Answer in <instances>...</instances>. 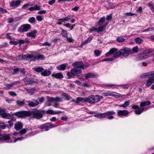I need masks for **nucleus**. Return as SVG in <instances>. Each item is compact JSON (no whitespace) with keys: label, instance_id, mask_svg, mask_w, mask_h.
<instances>
[{"label":"nucleus","instance_id":"1","mask_svg":"<svg viewBox=\"0 0 154 154\" xmlns=\"http://www.w3.org/2000/svg\"><path fill=\"white\" fill-rule=\"evenodd\" d=\"M132 51L128 48L124 47L121 49L113 55V57L117 58L119 57H126L128 56L130 54H132Z\"/></svg>","mask_w":154,"mask_h":154},{"label":"nucleus","instance_id":"2","mask_svg":"<svg viewBox=\"0 0 154 154\" xmlns=\"http://www.w3.org/2000/svg\"><path fill=\"white\" fill-rule=\"evenodd\" d=\"M45 110L41 109H35L33 110L30 112L31 116L35 119H39L43 117V115L45 114Z\"/></svg>","mask_w":154,"mask_h":154},{"label":"nucleus","instance_id":"3","mask_svg":"<svg viewBox=\"0 0 154 154\" xmlns=\"http://www.w3.org/2000/svg\"><path fill=\"white\" fill-rule=\"evenodd\" d=\"M82 72V70L78 68L77 67L76 68L72 69L71 70L70 72H68L66 73L67 79L74 78L76 75L79 76V74H81Z\"/></svg>","mask_w":154,"mask_h":154},{"label":"nucleus","instance_id":"4","mask_svg":"<svg viewBox=\"0 0 154 154\" xmlns=\"http://www.w3.org/2000/svg\"><path fill=\"white\" fill-rule=\"evenodd\" d=\"M13 115H15L19 118L22 119L31 116L30 112L26 111H22L14 112Z\"/></svg>","mask_w":154,"mask_h":154},{"label":"nucleus","instance_id":"5","mask_svg":"<svg viewBox=\"0 0 154 154\" xmlns=\"http://www.w3.org/2000/svg\"><path fill=\"white\" fill-rule=\"evenodd\" d=\"M11 135L9 134L0 133V142L9 143L11 140Z\"/></svg>","mask_w":154,"mask_h":154},{"label":"nucleus","instance_id":"6","mask_svg":"<svg viewBox=\"0 0 154 154\" xmlns=\"http://www.w3.org/2000/svg\"><path fill=\"white\" fill-rule=\"evenodd\" d=\"M116 112L113 110H110L107 111L104 113H99L94 115L95 117H97L100 119L106 118L107 116L109 115L115 114Z\"/></svg>","mask_w":154,"mask_h":154},{"label":"nucleus","instance_id":"7","mask_svg":"<svg viewBox=\"0 0 154 154\" xmlns=\"http://www.w3.org/2000/svg\"><path fill=\"white\" fill-rule=\"evenodd\" d=\"M31 29V25L29 24L22 25L17 29V31L20 33L27 32L29 29Z\"/></svg>","mask_w":154,"mask_h":154},{"label":"nucleus","instance_id":"8","mask_svg":"<svg viewBox=\"0 0 154 154\" xmlns=\"http://www.w3.org/2000/svg\"><path fill=\"white\" fill-rule=\"evenodd\" d=\"M97 96L91 95L86 98L87 100L86 102L91 103H94L98 102L99 98Z\"/></svg>","mask_w":154,"mask_h":154},{"label":"nucleus","instance_id":"9","mask_svg":"<svg viewBox=\"0 0 154 154\" xmlns=\"http://www.w3.org/2000/svg\"><path fill=\"white\" fill-rule=\"evenodd\" d=\"M56 126V125H54L51 123H47L41 125L39 128L41 129L45 128V131H47L49 130L48 128H52Z\"/></svg>","mask_w":154,"mask_h":154},{"label":"nucleus","instance_id":"10","mask_svg":"<svg viewBox=\"0 0 154 154\" xmlns=\"http://www.w3.org/2000/svg\"><path fill=\"white\" fill-rule=\"evenodd\" d=\"M82 76L83 77H84L85 79L87 80L90 78H96L97 77L98 75L97 73L89 72L82 74Z\"/></svg>","mask_w":154,"mask_h":154},{"label":"nucleus","instance_id":"11","mask_svg":"<svg viewBox=\"0 0 154 154\" xmlns=\"http://www.w3.org/2000/svg\"><path fill=\"white\" fill-rule=\"evenodd\" d=\"M130 113L128 110H119L117 111V115L119 117L126 116Z\"/></svg>","mask_w":154,"mask_h":154},{"label":"nucleus","instance_id":"12","mask_svg":"<svg viewBox=\"0 0 154 154\" xmlns=\"http://www.w3.org/2000/svg\"><path fill=\"white\" fill-rule=\"evenodd\" d=\"M21 2V0H17L16 1L13 0L10 3V5L11 7H17L20 5Z\"/></svg>","mask_w":154,"mask_h":154},{"label":"nucleus","instance_id":"13","mask_svg":"<svg viewBox=\"0 0 154 154\" xmlns=\"http://www.w3.org/2000/svg\"><path fill=\"white\" fill-rule=\"evenodd\" d=\"M103 29V28L100 27V26L98 28H96L94 26L92 27L91 28L89 29V31L90 33H92L94 32H96L98 33H100V32H103L102 30Z\"/></svg>","mask_w":154,"mask_h":154},{"label":"nucleus","instance_id":"14","mask_svg":"<svg viewBox=\"0 0 154 154\" xmlns=\"http://www.w3.org/2000/svg\"><path fill=\"white\" fill-rule=\"evenodd\" d=\"M51 76L53 78L57 79H61L64 77L63 74L61 72L56 73H53Z\"/></svg>","mask_w":154,"mask_h":154},{"label":"nucleus","instance_id":"15","mask_svg":"<svg viewBox=\"0 0 154 154\" xmlns=\"http://www.w3.org/2000/svg\"><path fill=\"white\" fill-rule=\"evenodd\" d=\"M37 30L35 29L32 31L28 33L26 35L29 37H31L35 38L36 37V34L37 33Z\"/></svg>","mask_w":154,"mask_h":154},{"label":"nucleus","instance_id":"16","mask_svg":"<svg viewBox=\"0 0 154 154\" xmlns=\"http://www.w3.org/2000/svg\"><path fill=\"white\" fill-rule=\"evenodd\" d=\"M23 127V124L21 122H18L15 124L14 128L17 131L21 130Z\"/></svg>","mask_w":154,"mask_h":154},{"label":"nucleus","instance_id":"17","mask_svg":"<svg viewBox=\"0 0 154 154\" xmlns=\"http://www.w3.org/2000/svg\"><path fill=\"white\" fill-rule=\"evenodd\" d=\"M23 80L24 81L25 84L26 85H31L33 84L32 81L31 79L27 77H25Z\"/></svg>","mask_w":154,"mask_h":154},{"label":"nucleus","instance_id":"18","mask_svg":"<svg viewBox=\"0 0 154 154\" xmlns=\"http://www.w3.org/2000/svg\"><path fill=\"white\" fill-rule=\"evenodd\" d=\"M68 64L66 63L61 64L60 65L57 66V69L60 71L64 70L66 69V66Z\"/></svg>","mask_w":154,"mask_h":154},{"label":"nucleus","instance_id":"19","mask_svg":"<svg viewBox=\"0 0 154 154\" xmlns=\"http://www.w3.org/2000/svg\"><path fill=\"white\" fill-rule=\"evenodd\" d=\"M154 52V49L148 48L142 51V54H149L150 56L152 55V54Z\"/></svg>","mask_w":154,"mask_h":154},{"label":"nucleus","instance_id":"20","mask_svg":"<svg viewBox=\"0 0 154 154\" xmlns=\"http://www.w3.org/2000/svg\"><path fill=\"white\" fill-rule=\"evenodd\" d=\"M51 73V71L47 69H45L41 73V74L42 76H48L50 75Z\"/></svg>","mask_w":154,"mask_h":154},{"label":"nucleus","instance_id":"21","mask_svg":"<svg viewBox=\"0 0 154 154\" xmlns=\"http://www.w3.org/2000/svg\"><path fill=\"white\" fill-rule=\"evenodd\" d=\"M140 54L141 55L137 57L138 59L140 60L146 59L150 56V55L149 54H142V52L140 53Z\"/></svg>","mask_w":154,"mask_h":154},{"label":"nucleus","instance_id":"22","mask_svg":"<svg viewBox=\"0 0 154 154\" xmlns=\"http://www.w3.org/2000/svg\"><path fill=\"white\" fill-rule=\"evenodd\" d=\"M87 100V99H86V97L83 98L82 97H78L76 98L75 102L77 104H78L80 102L82 103H85L86 102Z\"/></svg>","mask_w":154,"mask_h":154},{"label":"nucleus","instance_id":"23","mask_svg":"<svg viewBox=\"0 0 154 154\" xmlns=\"http://www.w3.org/2000/svg\"><path fill=\"white\" fill-rule=\"evenodd\" d=\"M92 36H89L84 42H83L80 45L81 47H82L83 45H86L88 43H90L92 40Z\"/></svg>","mask_w":154,"mask_h":154},{"label":"nucleus","instance_id":"24","mask_svg":"<svg viewBox=\"0 0 154 154\" xmlns=\"http://www.w3.org/2000/svg\"><path fill=\"white\" fill-rule=\"evenodd\" d=\"M153 80V79L150 78V77H148V79L147 80L146 86L147 87L150 86L154 82V80Z\"/></svg>","mask_w":154,"mask_h":154},{"label":"nucleus","instance_id":"25","mask_svg":"<svg viewBox=\"0 0 154 154\" xmlns=\"http://www.w3.org/2000/svg\"><path fill=\"white\" fill-rule=\"evenodd\" d=\"M25 99H24L22 101H20L19 100H18L16 102L18 106H22L24 105H26L27 104H26V103L25 102Z\"/></svg>","mask_w":154,"mask_h":154},{"label":"nucleus","instance_id":"26","mask_svg":"<svg viewBox=\"0 0 154 154\" xmlns=\"http://www.w3.org/2000/svg\"><path fill=\"white\" fill-rule=\"evenodd\" d=\"M144 108L143 107H140L137 109L135 110V112L136 114L140 115L144 111Z\"/></svg>","mask_w":154,"mask_h":154},{"label":"nucleus","instance_id":"27","mask_svg":"<svg viewBox=\"0 0 154 154\" xmlns=\"http://www.w3.org/2000/svg\"><path fill=\"white\" fill-rule=\"evenodd\" d=\"M151 104V103L150 101H144L142 102L140 104V106L141 107L144 106H147Z\"/></svg>","mask_w":154,"mask_h":154},{"label":"nucleus","instance_id":"28","mask_svg":"<svg viewBox=\"0 0 154 154\" xmlns=\"http://www.w3.org/2000/svg\"><path fill=\"white\" fill-rule=\"evenodd\" d=\"M33 69L36 72L41 73L44 70V69L42 67L38 66L33 68Z\"/></svg>","mask_w":154,"mask_h":154},{"label":"nucleus","instance_id":"29","mask_svg":"<svg viewBox=\"0 0 154 154\" xmlns=\"http://www.w3.org/2000/svg\"><path fill=\"white\" fill-rule=\"evenodd\" d=\"M26 104L30 107H34L35 106V103L29 100L25 101Z\"/></svg>","mask_w":154,"mask_h":154},{"label":"nucleus","instance_id":"30","mask_svg":"<svg viewBox=\"0 0 154 154\" xmlns=\"http://www.w3.org/2000/svg\"><path fill=\"white\" fill-rule=\"evenodd\" d=\"M62 96L64 97L66 100H69L71 99V97L70 95L65 93H63L62 94Z\"/></svg>","mask_w":154,"mask_h":154},{"label":"nucleus","instance_id":"31","mask_svg":"<svg viewBox=\"0 0 154 154\" xmlns=\"http://www.w3.org/2000/svg\"><path fill=\"white\" fill-rule=\"evenodd\" d=\"M130 100L125 101L124 103L121 105H119V106L120 107H123L124 108H125L127 107L129 105Z\"/></svg>","mask_w":154,"mask_h":154},{"label":"nucleus","instance_id":"32","mask_svg":"<svg viewBox=\"0 0 154 154\" xmlns=\"http://www.w3.org/2000/svg\"><path fill=\"white\" fill-rule=\"evenodd\" d=\"M61 35H62L65 38H67L68 36L67 34V31L66 30H64L62 28H61Z\"/></svg>","mask_w":154,"mask_h":154},{"label":"nucleus","instance_id":"33","mask_svg":"<svg viewBox=\"0 0 154 154\" xmlns=\"http://www.w3.org/2000/svg\"><path fill=\"white\" fill-rule=\"evenodd\" d=\"M105 17L101 18L97 22V24L98 25H100L102 24L105 21Z\"/></svg>","mask_w":154,"mask_h":154},{"label":"nucleus","instance_id":"34","mask_svg":"<svg viewBox=\"0 0 154 154\" xmlns=\"http://www.w3.org/2000/svg\"><path fill=\"white\" fill-rule=\"evenodd\" d=\"M135 41L137 44H140L143 42V40L139 37L136 38Z\"/></svg>","mask_w":154,"mask_h":154},{"label":"nucleus","instance_id":"35","mask_svg":"<svg viewBox=\"0 0 154 154\" xmlns=\"http://www.w3.org/2000/svg\"><path fill=\"white\" fill-rule=\"evenodd\" d=\"M117 41L119 42H123L125 41V39L121 36H119L117 37Z\"/></svg>","mask_w":154,"mask_h":154},{"label":"nucleus","instance_id":"36","mask_svg":"<svg viewBox=\"0 0 154 154\" xmlns=\"http://www.w3.org/2000/svg\"><path fill=\"white\" fill-rule=\"evenodd\" d=\"M25 70V69L24 68L20 69V71L22 74H24V75H23L24 76H25V77H27V75L26 74V71Z\"/></svg>","mask_w":154,"mask_h":154},{"label":"nucleus","instance_id":"37","mask_svg":"<svg viewBox=\"0 0 154 154\" xmlns=\"http://www.w3.org/2000/svg\"><path fill=\"white\" fill-rule=\"evenodd\" d=\"M20 69L18 68H16L13 69V71L12 72L13 75H16L20 71Z\"/></svg>","mask_w":154,"mask_h":154},{"label":"nucleus","instance_id":"38","mask_svg":"<svg viewBox=\"0 0 154 154\" xmlns=\"http://www.w3.org/2000/svg\"><path fill=\"white\" fill-rule=\"evenodd\" d=\"M101 53V51L97 50H95L94 51L95 55L97 57L99 56L100 55Z\"/></svg>","mask_w":154,"mask_h":154},{"label":"nucleus","instance_id":"39","mask_svg":"<svg viewBox=\"0 0 154 154\" xmlns=\"http://www.w3.org/2000/svg\"><path fill=\"white\" fill-rule=\"evenodd\" d=\"M118 49L116 48H112L110 50V52L111 54H115V53H116L117 52Z\"/></svg>","mask_w":154,"mask_h":154},{"label":"nucleus","instance_id":"40","mask_svg":"<svg viewBox=\"0 0 154 154\" xmlns=\"http://www.w3.org/2000/svg\"><path fill=\"white\" fill-rule=\"evenodd\" d=\"M35 18L34 17H32L29 18L28 20V21L31 24H33L35 22Z\"/></svg>","mask_w":154,"mask_h":154},{"label":"nucleus","instance_id":"41","mask_svg":"<svg viewBox=\"0 0 154 154\" xmlns=\"http://www.w3.org/2000/svg\"><path fill=\"white\" fill-rule=\"evenodd\" d=\"M29 130L28 128H23L19 132V133L21 134H24L26 131Z\"/></svg>","mask_w":154,"mask_h":154},{"label":"nucleus","instance_id":"42","mask_svg":"<svg viewBox=\"0 0 154 154\" xmlns=\"http://www.w3.org/2000/svg\"><path fill=\"white\" fill-rule=\"evenodd\" d=\"M37 59L38 60L41 59V60H43L44 59L45 57L42 54H38L36 56Z\"/></svg>","mask_w":154,"mask_h":154},{"label":"nucleus","instance_id":"43","mask_svg":"<svg viewBox=\"0 0 154 154\" xmlns=\"http://www.w3.org/2000/svg\"><path fill=\"white\" fill-rule=\"evenodd\" d=\"M149 72L142 74L140 76L141 78H145L147 77H149Z\"/></svg>","mask_w":154,"mask_h":154},{"label":"nucleus","instance_id":"44","mask_svg":"<svg viewBox=\"0 0 154 154\" xmlns=\"http://www.w3.org/2000/svg\"><path fill=\"white\" fill-rule=\"evenodd\" d=\"M77 67L79 69L81 68L82 69H84L88 67L87 66L85 65L84 64H83V63L81 64L80 65L77 66Z\"/></svg>","mask_w":154,"mask_h":154},{"label":"nucleus","instance_id":"45","mask_svg":"<svg viewBox=\"0 0 154 154\" xmlns=\"http://www.w3.org/2000/svg\"><path fill=\"white\" fill-rule=\"evenodd\" d=\"M132 54L133 53H137L138 51V47L137 46H136L132 48Z\"/></svg>","mask_w":154,"mask_h":154},{"label":"nucleus","instance_id":"46","mask_svg":"<svg viewBox=\"0 0 154 154\" xmlns=\"http://www.w3.org/2000/svg\"><path fill=\"white\" fill-rule=\"evenodd\" d=\"M114 59L113 58H107L102 60V61L104 62L107 61L109 62L112 61Z\"/></svg>","mask_w":154,"mask_h":154},{"label":"nucleus","instance_id":"47","mask_svg":"<svg viewBox=\"0 0 154 154\" xmlns=\"http://www.w3.org/2000/svg\"><path fill=\"white\" fill-rule=\"evenodd\" d=\"M108 22H106L105 23V24L103 25L102 26H100V27H102L103 28V29L102 31H103L105 30L106 28V26L108 24Z\"/></svg>","mask_w":154,"mask_h":154},{"label":"nucleus","instance_id":"48","mask_svg":"<svg viewBox=\"0 0 154 154\" xmlns=\"http://www.w3.org/2000/svg\"><path fill=\"white\" fill-rule=\"evenodd\" d=\"M12 85L11 84H7L5 85V89L6 90H8L10 89L12 87Z\"/></svg>","mask_w":154,"mask_h":154},{"label":"nucleus","instance_id":"49","mask_svg":"<svg viewBox=\"0 0 154 154\" xmlns=\"http://www.w3.org/2000/svg\"><path fill=\"white\" fill-rule=\"evenodd\" d=\"M18 42L19 46H20L21 44L25 43L26 41L24 39H19L18 40Z\"/></svg>","mask_w":154,"mask_h":154},{"label":"nucleus","instance_id":"50","mask_svg":"<svg viewBox=\"0 0 154 154\" xmlns=\"http://www.w3.org/2000/svg\"><path fill=\"white\" fill-rule=\"evenodd\" d=\"M120 86L122 87L123 89H127L129 88V85L128 84L121 85Z\"/></svg>","mask_w":154,"mask_h":154},{"label":"nucleus","instance_id":"51","mask_svg":"<svg viewBox=\"0 0 154 154\" xmlns=\"http://www.w3.org/2000/svg\"><path fill=\"white\" fill-rule=\"evenodd\" d=\"M24 138V137H18L17 138H15L14 139L13 142H14V143H15L17 141L22 140Z\"/></svg>","mask_w":154,"mask_h":154},{"label":"nucleus","instance_id":"52","mask_svg":"<svg viewBox=\"0 0 154 154\" xmlns=\"http://www.w3.org/2000/svg\"><path fill=\"white\" fill-rule=\"evenodd\" d=\"M53 111L51 109H49L47 111H45V114H49L53 115Z\"/></svg>","mask_w":154,"mask_h":154},{"label":"nucleus","instance_id":"53","mask_svg":"<svg viewBox=\"0 0 154 154\" xmlns=\"http://www.w3.org/2000/svg\"><path fill=\"white\" fill-rule=\"evenodd\" d=\"M29 5H30L29 3H26L22 7V9H26V8H28V6Z\"/></svg>","mask_w":154,"mask_h":154},{"label":"nucleus","instance_id":"54","mask_svg":"<svg viewBox=\"0 0 154 154\" xmlns=\"http://www.w3.org/2000/svg\"><path fill=\"white\" fill-rule=\"evenodd\" d=\"M112 15L111 14H110L106 16V19L107 20L110 21L112 20Z\"/></svg>","mask_w":154,"mask_h":154},{"label":"nucleus","instance_id":"55","mask_svg":"<svg viewBox=\"0 0 154 154\" xmlns=\"http://www.w3.org/2000/svg\"><path fill=\"white\" fill-rule=\"evenodd\" d=\"M7 12V11L2 8H0V13L1 14L5 13Z\"/></svg>","mask_w":154,"mask_h":154},{"label":"nucleus","instance_id":"56","mask_svg":"<svg viewBox=\"0 0 154 154\" xmlns=\"http://www.w3.org/2000/svg\"><path fill=\"white\" fill-rule=\"evenodd\" d=\"M125 14L126 16H134V15L136 16L137 15V14L132 13L130 12H127Z\"/></svg>","mask_w":154,"mask_h":154},{"label":"nucleus","instance_id":"57","mask_svg":"<svg viewBox=\"0 0 154 154\" xmlns=\"http://www.w3.org/2000/svg\"><path fill=\"white\" fill-rule=\"evenodd\" d=\"M10 44H11V45H16L18 44L19 42H18V41L16 42V41H10Z\"/></svg>","mask_w":154,"mask_h":154},{"label":"nucleus","instance_id":"58","mask_svg":"<svg viewBox=\"0 0 154 154\" xmlns=\"http://www.w3.org/2000/svg\"><path fill=\"white\" fill-rule=\"evenodd\" d=\"M136 12L137 13H140L142 12V7L140 6L138 7V9L136 10Z\"/></svg>","mask_w":154,"mask_h":154},{"label":"nucleus","instance_id":"59","mask_svg":"<svg viewBox=\"0 0 154 154\" xmlns=\"http://www.w3.org/2000/svg\"><path fill=\"white\" fill-rule=\"evenodd\" d=\"M14 100V99H7L5 100V101L9 103H11Z\"/></svg>","mask_w":154,"mask_h":154},{"label":"nucleus","instance_id":"60","mask_svg":"<svg viewBox=\"0 0 154 154\" xmlns=\"http://www.w3.org/2000/svg\"><path fill=\"white\" fill-rule=\"evenodd\" d=\"M46 11L45 10H42L38 11V14H44L46 13Z\"/></svg>","mask_w":154,"mask_h":154},{"label":"nucleus","instance_id":"61","mask_svg":"<svg viewBox=\"0 0 154 154\" xmlns=\"http://www.w3.org/2000/svg\"><path fill=\"white\" fill-rule=\"evenodd\" d=\"M37 20L38 21H41L42 20V17L40 15L37 16L36 17Z\"/></svg>","mask_w":154,"mask_h":154},{"label":"nucleus","instance_id":"62","mask_svg":"<svg viewBox=\"0 0 154 154\" xmlns=\"http://www.w3.org/2000/svg\"><path fill=\"white\" fill-rule=\"evenodd\" d=\"M140 108L139 106L137 105H134L131 107V108L133 109H138Z\"/></svg>","mask_w":154,"mask_h":154},{"label":"nucleus","instance_id":"63","mask_svg":"<svg viewBox=\"0 0 154 154\" xmlns=\"http://www.w3.org/2000/svg\"><path fill=\"white\" fill-rule=\"evenodd\" d=\"M82 86L86 87L88 88H90L91 87V86L90 85H88L84 82L82 85Z\"/></svg>","mask_w":154,"mask_h":154},{"label":"nucleus","instance_id":"64","mask_svg":"<svg viewBox=\"0 0 154 154\" xmlns=\"http://www.w3.org/2000/svg\"><path fill=\"white\" fill-rule=\"evenodd\" d=\"M114 114H113L112 115H108L106 118H107V119H112L114 118V117L112 116V115H114Z\"/></svg>","mask_w":154,"mask_h":154}]
</instances>
